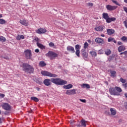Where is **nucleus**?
I'll return each mask as SVG.
<instances>
[{
    "label": "nucleus",
    "mask_w": 127,
    "mask_h": 127,
    "mask_svg": "<svg viewBox=\"0 0 127 127\" xmlns=\"http://www.w3.org/2000/svg\"><path fill=\"white\" fill-rule=\"evenodd\" d=\"M91 42V40H88V42Z\"/></svg>",
    "instance_id": "61"
},
{
    "label": "nucleus",
    "mask_w": 127,
    "mask_h": 127,
    "mask_svg": "<svg viewBox=\"0 0 127 127\" xmlns=\"http://www.w3.org/2000/svg\"><path fill=\"white\" fill-rule=\"evenodd\" d=\"M35 52H36V53H39V49H37L35 50Z\"/></svg>",
    "instance_id": "50"
},
{
    "label": "nucleus",
    "mask_w": 127,
    "mask_h": 127,
    "mask_svg": "<svg viewBox=\"0 0 127 127\" xmlns=\"http://www.w3.org/2000/svg\"><path fill=\"white\" fill-rule=\"evenodd\" d=\"M125 96L126 98H127V93H125Z\"/></svg>",
    "instance_id": "57"
},
{
    "label": "nucleus",
    "mask_w": 127,
    "mask_h": 127,
    "mask_svg": "<svg viewBox=\"0 0 127 127\" xmlns=\"http://www.w3.org/2000/svg\"><path fill=\"white\" fill-rule=\"evenodd\" d=\"M116 71L111 70L110 73L111 74V77H116Z\"/></svg>",
    "instance_id": "31"
},
{
    "label": "nucleus",
    "mask_w": 127,
    "mask_h": 127,
    "mask_svg": "<svg viewBox=\"0 0 127 127\" xmlns=\"http://www.w3.org/2000/svg\"><path fill=\"white\" fill-rule=\"evenodd\" d=\"M55 84L56 85H63L67 84V81L66 80H64L60 78H51L46 79L44 80L43 83L45 86L48 87L49 86H51L52 83Z\"/></svg>",
    "instance_id": "1"
},
{
    "label": "nucleus",
    "mask_w": 127,
    "mask_h": 127,
    "mask_svg": "<svg viewBox=\"0 0 127 127\" xmlns=\"http://www.w3.org/2000/svg\"><path fill=\"white\" fill-rule=\"evenodd\" d=\"M122 92H123V90L120 87H111L109 88V93L110 95L113 96H120L121 95L120 93H122Z\"/></svg>",
    "instance_id": "2"
},
{
    "label": "nucleus",
    "mask_w": 127,
    "mask_h": 127,
    "mask_svg": "<svg viewBox=\"0 0 127 127\" xmlns=\"http://www.w3.org/2000/svg\"><path fill=\"white\" fill-rule=\"evenodd\" d=\"M2 108L4 110H5V111H10L11 110V107H10V105L8 104V103H4L2 104Z\"/></svg>",
    "instance_id": "8"
},
{
    "label": "nucleus",
    "mask_w": 127,
    "mask_h": 127,
    "mask_svg": "<svg viewBox=\"0 0 127 127\" xmlns=\"http://www.w3.org/2000/svg\"><path fill=\"white\" fill-rule=\"evenodd\" d=\"M109 14H108V13H103L102 14V17L105 20L109 18Z\"/></svg>",
    "instance_id": "22"
},
{
    "label": "nucleus",
    "mask_w": 127,
    "mask_h": 127,
    "mask_svg": "<svg viewBox=\"0 0 127 127\" xmlns=\"http://www.w3.org/2000/svg\"><path fill=\"white\" fill-rule=\"evenodd\" d=\"M79 101H80V102H82V103H86L87 102L86 99H79Z\"/></svg>",
    "instance_id": "43"
},
{
    "label": "nucleus",
    "mask_w": 127,
    "mask_h": 127,
    "mask_svg": "<svg viewBox=\"0 0 127 127\" xmlns=\"http://www.w3.org/2000/svg\"><path fill=\"white\" fill-rule=\"evenodd\" d=\"M34 40H35V41H36V42H38L39 41V39L37 37H35L34 39Z\"/></svg>",
    "instance_id": "45"
},
{
    "label": "nucleus",
    "mask_w": 127,
    "mask_h": 127,
    "mask_svg": "<svg viewBox=\"0 0 127 127\" xmlns=\"http://www.w3.org/2000/svg\"><path fill=\"white\" fill-rule=\"evenodd\" d=\"M75 50H80V49H81V46H80V45H76L75 46Z\"/></svg>",
    "instance_id": "35"
},
{
    "label": "nucleus",
    "mask_w": 127,
    "mask_h": 127,
    "mask_svg": "<svg viewBox=\"0 0 127 127\" xmlns=\"http://www.w3.org/2000/svg\"><path fill=\"white\" fill-rule=\"evenodd\" d=\"M104 28H105V26H98L95 28V30L96 31H103V30H104Z\"/></svg>",
    "instance_id": "13"
},
{
    "label": "nucleus",
    "mask_w": 127,
    "mask_h": 127,
    "mask_svg": "<svg viewBox=\"0 0 127 127\" xmlns=\"http://www.w3.org/2000/svg\"><path fill=\"white\" fill-rule=\"evenodd\" d=\"M106 8L107 10H109V11H113V10H115V9L118 8V6L108 4L106 6Z\"/></svg>",
    "instance_id": "7"
},
{
    "label": "nucleus",
    "mask_w": 127,
    "mask_h": 127,
    "mask_svg": "<svg viewBox=\"0 0 127 127\" xmlns=\"http://www.w3.org/2000/svg\"><path fill=\"white\" fill-rule=\"evenodd\" d=\"M36 90L38 91H40V88L39 87H36Z\"/></svg>",
    "instance_id": "52"
},
{
    "label": "nucleus",
    "mask_w": 127,
    "mask_h": 127,
    "mask_svg": "<svg viewBox=\"0 0 127 127\" xmlns=\"http://www.w3.org/2000/svg\"><path fill=\"white\" fill-rule=\"evenodd\" d=\"M77 126L78 127H81L82 126H81L80 125H77Z\"/></svg>",
    "instance_id": "58"
},
{
    "label": "nucleus",
    "mask_w": 127,
    "mask_h": 127,
    "mask_svg": "<svg viewBox=\"0 0 127 127\" xmlns=\"http://www.w3.org/2000/svg\"><path fill=\"white\" fill-rule=\"evenodd\" d=\"M90 54L92 55V57H96L97 56V52L94 51L90 52Z\"/></svg>",
    "instance_id": "27"
},
{
    "label": "nucleus",
    "mask_w": 127,
    "mask_h": 127,
    "mask_svg": "<svg viewBox=\"0 0 127 127\" xmlns=\"http://www.w3.org/2000/svg\"><path fill=\"white\" fill-rule=\"evenodd\" d=\"M123 87H124V88L125 89H127V82L125 83V84H123Z\"/></svg>",
    "instance_id": "46"
},
{
    "label": "nucleus",
    "mask_w": 127,
    "mask_h": 127,
    "mask_svg": "<svg viewBox=\"0 0 127 127\" xmlns=\"http://www.w3.org/2000/svg\"><path fill=\"white\" fill-rule=\"evenodd\" d=\"M105 20H106V22H107V23H111L112 21H115V20H116V18L115 17L110 18V17H108V18H107Z\"/></svg>",
    "instance_id": "14"
},
{
    "label": "nucleus",
    "mask_w": 127,
    "mask_h": 127,
    "mask_svg": "<svg viewBox=\"0 0 127 127\" xmlns=\"http://www.w3.org/2000/svg\"><path fill=\"white\" fill-rule=\"evenodd\" d=\"M66 50L68 52H71V53H75V49L71 46H68L66 48Z\"/></svg>",
    "instance_id": "11"
},
{
    "label": "nucleus",
    "mask_w": 127,
    "mask_h": 127,
    "mask_svg": "<svg viewBox=\"0 0 127 127\" xmlns=\"http://www.w3.org/2000/svg\"><path fill=\"white\" fill-rule=\"evenodd\" d=\"M123 9H124V11H125V12L126 13H127V7L124 6Z\"/></svg>",
    "instance_id": "44"
},
{
    "label": "nucleus",
    "mask_w": 127,
    "mask_h": 127,
    "mask_svg": "<svg viewBox=\"0 0 127 127\" xmlns=\"http://www.w3.org/2000/svg\"><path fill=\"white\" fill-rule=\"evenodd\" d=\"M2 123V121L1 120V118H0V124H1Z\"/></svg>",
    "instance_id": "54"
},
{
    "label": "nucleus",
    "mask_w": 127,
    "mask_h": 127,
    "mask_svg": "<svg viewBox=\"0 0 127 127\" xmlns=\"http://www.w3.org/2000/svg\"><path fill=\"white\" fill-rule=\"evenodd\" d=\"M75 54L77 57H80V50H76L75 52Z\"/></svg>",
    "instance_id": "36"
},
{
    "label": "nucleus",
    "mask_w": 127,
    "mask_h": 127,
    "mask_svg": "<svg viewBox=\"0 0 127 127\" xmlns=\"http://www.w3.org/2000/svg\"><path fill=\"white\" fill-rule=\"evenodd\" d=\"M118 45H123V42H121V41H119L118 42Z\"/></svg>",
    "instance_id": "48"
},
{
    "label": "nucleus",
    "mask_w": 127,
    "mask_h": 127,
    "mask_svg": "<svg viewBox=\"0 0 127 127\" xmlns=\"http://www.w3.org/2000/svg\"><path fill=\"white\" fill-rule=\"evenodd\" d=\"M127 55V51H125L124 52L121 53L120 55Z\"/></svg>",
    "instance_id": "39"
},
{
    "label": "nucleus",
    "mask_w": 127,
    "mask_h": 127,
    "mask_svg": "<svg viewBox=\"0 0 127 127\" xmlns=\"http://www.w3.org/2000/svg\"><path fill=\"white\" fill-rule=\"evenodd\" d=\"M16 39H17V40H20V39H24V36L22 35H18Z\"/></svg>",
    "instance_id": "25"
},
{
    "label": "nucleus",
    "mask_w": 127,
    "mask_h": 127,
    "mask_svg": "<svg viewBox=\"0 0 127 127\" xmlns=\"http://www.w3.org/2000/svg\"><path fill=\"white\" fill-rule=\"evenodd\" d=\"M41 74L43 76H47V77H51V78H55L56 77H58L57 74L52 73L50 72L47 71H42Z\"/></svg>",
    "instance_id": "5"
},
{
    "label": "nucleus",
    "mask_w": 127,
    "mask_h": 127,
    "mask_svg": "<svg viewBox=\"0 0 127 127\" xmlns=\"http://www.w3.org/2000/svg\"><path fill=\"white\" fill-rule=\"evenodd\" d=\"M22 68L25 72L29 73V74H31L34 72V68H33V66L28 64H23Z\"/></svg>",
    "instance_id": "3"
},
{
    "label": "nucleus",
    "mask_w": 127,
    "mask_h": 127,
    "mask_svg": "<svg viewBox=\"0 0 127 127\" xmlns=\"http://www.w3.org/2000/svg\"><path fill=\"white\" fill-rule=\"evenodd\" d=\"M0 97L1 98H4V94H2V93H0Z\"/></svg>",
    "instance_id": "49"
},
{
    "label": "nucleus",
    "mask_w": 127,
    "mask_h": 127,
    "mask_svg": "<svg viewBox=\"0 0 127 127\" xmlns=\"http://www.w3.org/2000/svg\"><path fill=\"white\" fill-rule=\"evenodd\" d=\"M114 40V38L110 37L108 38V42H111V41H113Z\"/></svg>",
    "instance_id": "40"
},
{
    "label": "nucleus",
    "mask_w": 127,
    "mask_h": 127,
    "mask_svg": "<svg viewBox=\"0 0 127 127\" xmlns=\"http://www.w3.org/2000/svg\"><path fill=\"white\" fill-rule=\"evenodd\" d=\"M87 123V122H86V121H85V120L82 119L81 121V126L83 127H86L87 126V124H86V123Z\"/></svg>",
    "instance_id": "23"
},
{
    "label": "nucleus",
    "mask_w": 127,
    "mask_h": 127,
    "mask_svg": "<svg viewBox=\"0 0 127 127\" xmlns=\"http://www.w3.org/2000/svg\"><path fill=\"white\" fill-rule=\"evenodd\" d=\"M4 58V59H8V58Z\"/></svg>",
    "instance_id": "60"
},
{
    "label": "nucleus",
    "mask_w": 127,
    "mask_h": 127,
    "mask_svg": "<svg viewBox=\"0 0 127 127\" xmlns=\"http://www.w3.org/2000/svg\"><path fill=\"white\" fill-rule=\"evenodd\" d=\"M111 1H112V2H113V3H115V4H116V5L121 6V4L119 3H118V1L115 0H111Z\"/></svg>",
    "instance_id": "33"
},
{
    "label": "nucleus",
    "mask_w": 127,
    "mask_h": 127,
    "mask_svg": "<svg viewBox=\"0 0 127 127\" xmlns=\"http://www.w3.org/2000/svg\"><path fill=\"white\" fill-rule=\"evenodd\" d=\"M0 114H1V112L0 110Z\"/></svg>",
    "instance_id": "62"
},
{
    "label": "nucleus",
    "mask_w": 127,
    "mask_h": 127,
    "mask_svg": "<svg viewBox=\"0 0 127 127\" xmlns=\"http://www.w3.org/2000/svg\"><path fill=\"white\" fill-rule=\"evenodd\" d=\"M37 46L39 48H40V49H45V46L39 42H37Z\"/></svg>",
    "instance_id": "19"
},
{
    "label": "nucleus",
    "mask_w": 127,
    "mask_h": 127,
    "mask_svg": "<svg viewBox=\"0 0 127 127\" xmlns=\"http://www.w3.org/2000/svg\"><path fill=\"white\" fill-rule=\"evenodd\" d=\"M118 49L119 52H123V51H125V50H126V47L124 45H122L119 46Z\"/></svg>",
    "instance_id": "17"
},
{
    "label": "nucleus",
    "mask_w": 127,
    "mask_h": 127,
    "mask_svg": "<svg viewBox=\"0 0 127 127\" xmlns=\"http://www.w3.org/2000/svg\"><path fill=\"white\" fill-rule=\"evenodd\" d=\"M2 17V14H0V18H1Z\"/></svg>",
    "instance_id": "56"
},
{
    "label": "nucleus",
    "mask_w": 127,
    "mask_h": 127,
    "mask_svg": "<svg viewBox=\"0 0 127 127\" xmlns=\"http://www.w3.org/2000/svg\"><path fill=\"white\" fill-rule=\"evenodd\" d=\"M6 21L3 19H0V24H4Z\"/></svg>",
    "instance_id": "34"
},
{
    "label": "nucleus",
    "mask_w": 127,
    "mask_h": 127,
    "mask_svg": "<svg viewBox=\"0 0 127 127\" xmlns=\"http://www.w3.org/2000/svg\"><path fill=\"white\" fill-rule=\"evenodd\" d=\"M66 95H75L76 94V89L67 90L65 92Z\"/></svg>",
    "instance_id": "10"
},
{
    "label": "nucleus",
    "mask_w": 127,
    "mask_h": 127,
    "mask_svg": "<svg viewBox=\"0 0 127 127\" xmlns=\"http://www.w3.org/2000/svg\"><path fill=\"white\" fill-rule=\"evenodd\" d=\"M46 29L43 28H39L36 31V33L38 34H43V33H45L46 32Z\"/></svg>",
    "instance_id": "9"
},
{
    "label": "nucleus",
    "mask_w": 127,
    "mask_h": 127,
    "mask_svg": "<svg viewBox=\"0 0 127 127\" xmlns=\"http://www.w3.org/2000/svg\"><path fill=\"white\" fill-rule=\"evenodd\" d=\"M64 89H66V90H68L69 89H71V88H73V85L71 84H69L67 85H64Z\"/></svg>",
    "instance_id": "20"
},
{
    "label": "nucleus",
    "mask_w": 127,
    "mask_h": 127,
    "mask_svg": "<svg viewBox=\"0 0 127 127\" xmlns=\"http://www.w3.org/2000/svg\"><path fill=\"white\" fill-rule=\"evenodd\" d=\"M121 40H122V41H124V42H127V37L126 36H123Z\"/></svg>",
    "instance_id": "32"
},
{
    "label": "nucleus",
    "mask_w": 127,
    "mask_h": 127,
    "mask_svg": "<svg viewBox=\"0 0 127 127\" xmlns=\"http://www.w3.org/2000/svg\"><path fill=\"white\" fill-rule=\"evenodd\" d=\"M110 112L112 116H116L117 114V111L114 108H111Z\"/></svg>",
    "instance_id": "21"
},
{
    "label": "nucleus",
    "mask_w": 127,
    "mask_h": 127,
    "mask_svg": "<svg viewBox=\"0 0 127 127\" xmlns=\"http://www.w3.org/2000/svg\"><path fill=\"white\" fill-rule=\"evenodd\" d=\"M125 107L127 109V102L125 104Z\"/></svg>",
    "instance_id": "53"
},
{
    "label": "nucleus",
    "mask_w": 127,
    "mask_h": 127,
    "mask_svg": "<svg viewBox=\"0 0 127 127\" xmlns=\"http://www.w3.org/2000/svg\"><path fill=\"white\" fill-rule=\"evenodd\" d=\"M49 45L50 47H53V46H54V43H53L52 42H50L49 44Z\"/></svg>",
    "instance_id": "41"
},
{
    "label": "nucleus",
    "mask_w": 127,
    "mask_h": 127,
    "mask_svg": "<svg viewBox=\"0 0 127 127\" xmlns=\"http://www.w3.org/2000/svg\"><path fill=\"white\" fill-rule=\"evenodd\" d=\"M39 66L40 67H44V66H46V64L44 61H41L39 64Z\"/></svg>",
    "instance_id": "24"
},
{
    "label": "nucleus",
    "mask_w": 127,
    "mask_h": 127,
    "mask_svg": "<svg viewBox=\"0 0 127 127\" xmlns=\"http://www.w3.org/2000/svg\"><path fill=\"white\" fill-rule=\"evenodd\" d=\"M25 57L26 59H31L32 60V54H31V50H26L24 51Z\"/></svg>",
    "instance_id": "6"
},
{
    "label": "nucleus",
    "mask_w": 127,
    "mask_h": 127,
    "mask_svg": "<svg viewBox=\"0 0 127 127\" xmlns=\"http://www.w3.org/2000/svg\"><path fill=\"white\" fill-rule=\"evenodd\" d=\"M94 4H93V3H91V2H89L88 3V5H89V6H93Z\"/></svg>",
    "instance_id": "47"
},
{
    "label": "nucleus",
    "mask_w": 127,
    "mask_h": 127,
    "mask_svg": "<svg viewBox=\"0 0 127 127\" xmlns=\"http://www.w3.org/2000/svg\"><path fill=\"white\" fill-rule=\"evenodd\" d=\"M101 36H102V37H105V35L104 34H101Z\"/></svg>",
    "instance_id": "55"
},
{
    "label": "nucleus",
    "mask_w": 127,
    "mask_h": 127,
    "mask_svg": "<svg viewBox=\"0 0 127 127\" xmlns=\"http://www.w3.org/2000/svg\"><path fill=\"white\" fill-rule=\"evenodd\" d=\"M81 53H82V56L84 58H87L88 57V53L86 52V50L85 49H82L81 50Z\"/></svg>",
    "instance_id": "16"
},
{
    "label": "nucleus",
    "mask_w": 127,
    "mask_h": 127,
    "mask_svg": "<svg viewBox=\"0 0 127 127\" xmlns=\"http://www.w3.org/2000/svg\"><path fill=\"white\" fill-rule=\"evenodd\" d=\"M120 81L123 83V84H125V83H126V82H127V80L124 78H123L122 77H121L120 78Z\"/></svg>",
    "instance_id": "37"
},
{
    "label": "nucleus",
    "mask_w": 127,
    "mask_h": 127,
    "mask_svg": "<svg viewBox=\"0 0 127 127\" xmlns=\"http://www.w3.org/2000/svg\"><path fill=\"white\" fill-rule=\"evenodd\" d=\"M112 41L114 43H117V41H116V40H115V38H113V40H112Z\"/></svg>",
    "instance_id": "51"
},
{
    "label": "nucleus",
    "mask_w": 127,
    "mask_h": 127,
    "mask_svg": "<svg viewBox=\"0 0 127 127\" xmlns=\"http://www.w3.org/2000/svg\"><path fill=\"white\" fill-rule=\"evenodd\" d=\"M107 34L108 35H113L115 33V31L114 29H108L107 30Z\"/></svg>",
    "instance_id": "15"
},
{
    "label": "nucleus",
    "mask_w": 127,
    "mask_h": 127,
    "mask_svg": "<svg viewBox=\"0 0 127 127\" xmlns=\"http://www.w3.org/2000/svg\"><path fill=\"white\" fill-rule=\"evenodd\" d=\"M124 24L125 25V27L127 29V19L124 22Z\"/></svg>",
    "instance_id": "42"
},
{
    "label": "nucleus",
    "mask_w": 127,
    "mask_h": 127,
    "mask_svg": "<svg viewBox=\"0 0 127 127\" xmlns=\"http://www.w3.org/2000/svg\"><path fill=\"white\" fill-rule=\"evenodd\" d=\"M19 22L22 25H24L25 26H27L28 25V20H20Z\"/></svg>",
    "instance_id": "12"
},
{
    "label": "nucleus",
    "mask_w": 127,
    "mask_h": 127,
    "mask_svg": "<svg viewBox=\"0 0 127 127\" xmlns=\"http://www.w3.org/2000/svg\"><path fill=\"white\" fill-rule=\"evenodd\" d=\"M88 46H89V44L87 42H85L84 44V49H86V48L88 47Z\"/></svg>",
    "instance_id": "38"
},
{
    "label": "nucleus",
    "mask_w": 127,
    "mask_h": 127,
    "mask_svg": "<svg viewBox=\"0 0 127 127\" xmlns=\"http://www.w3.org/2000/svg\"><path fill=\"white\" fill-rule=\"evenodd\" d=\"M82 88H86L87 89H90V85L86 83H83L81 85Z\"/></svg>",
    "instance_id": "26"
},
{
    "label": "nucleus",
    "mask_w": 127,
    "mask_h": 127,
    "mask_svg": "<svg viewBox=\"0 0 127 127\" xmlns=\"http://www.w3.org/2000/svg\"><path fill=\"white\" fill-rule=\"evenodd\" d=\"M0 41L1 42H5V41H6V39H5V38H4L3 36H0Z\"/></svg>",
    "instance_id": "29"
},
{
    "label": "nucleus",
    "mask_w": 127,
    "mask_h": 127,
    "mask_svg": "<svg viewBox=\"0 0 127 127\" xmlns=\"http://www.w3.org/2000/svg\"><path fill=\"white\" fill-rule=\"evenodd\" d=\"M31 100L32 101H34V102H36L39 101V99H38V98H37V97H31Z\"/></svg>",
    "instance_id": "28"
},
{
    "label": "nucleus",
    "mask_w": 127,
    "mask_h": 127,
    "mask_svg": "<svg viewBox=\"0 0 127 127\" xmlns=\"http://www.w3.org/2000/svg\"><path fill=\"white\" fill-rule=\"evenodd\" d=\"M124 2H125L126 3H127V0H124Z\"/></svg>",
    "instance_id": "59"
},
{
    "label": "nucleus",
    "mask_w": 127,
    "mask_h": 127,
    "mask_svg": "<svg viewBox=\"0 0 127 127\" xmlns=\"http://www.w3.org/2000/svg\"><path fill=\"white\" fill-rule=\"evenodd\" d=\"M111 52H112L111 51V50H109V49L106 50L105 51V53L106 55H107V56L110 55V54H111Z\"/></svg>",
    "instance_id": "30"
},
{
    "label": "nucleus",
    "mask_w": 127,
    "mask_h": 127,
    "mask_svg": "<svg viewBox=\"0 0 127 127\" xmlns=\"http://www.w3.org/2000/svg\"><path fill=\"white\" fill-rule=\"evenodd\" d=\"M95 42H96V43H99V44L104 43V40L100 38H96L95 39Z\"/></svg>",
    "instance_id": "18"
},
{
    "label": "nucleus",
    "mask_w": 127,
    "mask_h": 127,
    "mask_svg": "<svg viewBox=\"0 0 127 127\" xmlns=\"http://www.w3.org/2000/svg\"><path fill=\"white\" fill-rule=\"evenodd\" d=\"M46 56L49 57L50 60H53L56 58L58 57V54L52 51H49L47 54H46Z\"/></svg>",
    "instance_id": "4"
}]
</instances>
